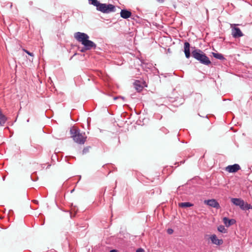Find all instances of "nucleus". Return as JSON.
Wrapping results in <instances>:
<instances>
[{
    "mask_svg": "<svg viewBox=\"0 0 252 252\" xmlns=\"http://www.w3.org/2000/svg\"><path fill=\"white\" fill-rule=\"evenodd\" d=\"M191 48L192 49L191 56L196 60L205 65H209L211 64L209 58L203 51L195 47H191Z\"/></svg>",
    "mask_w": 252,
    "mask_h": 252,
    "instance_id": "obj_1",
    "label": "nucleus"
},
{
    "mask_svg": "<svg viewBox=\"0 0 252 252\" xmlns=\"http://www.w3.org/2000/svg\"><path fill=\"white\" fill-rule=\"evenodd\" d=\"M89 3L96 7L97 11L104 13H109L116 11V7L112 4L101 3L97 0H88Z\"/></svg>",
    "mask_w": 252,
    "mask_h": 252,
    "instance_id": "obj_2",
    "label": "nucleus"
},
{
    "mask_svg": "<svg viewBox=\"0 0 252 252\" xmlns=\"http://www.w3.org/2000/svg\"><path fill=\"white\" fill-rule=\"evenodd\" d=\"M70 133L71 137L77 143L83 145L87 139V136L85 132H81L79 129L73 126L70 128Z\"/></svg>",
    "mask_w": 252,
    "mask_h": 252,
    "instance_id": "obj_3",
    "label": "nucleus"
},
{
    "mask_svg": "<svg viewBox=\"0 0 252 252\" xmlns=\"http://www.w3.org/2000/svg\"><path fill=\"white\" fill-rule=\"evenodd\" d=\"M75 38L83 45L88 39H89V35L85 33L77 32L74 34Z\"/></svg>",
    "mask_w": 252,
    "mask_h": 252,
    "instance_id": "obj_4",
    "label": "nucleus"
},
{
    "mask_svg": "<svg viewBox=\"0 0 252 252\" xmlns=\"http://www.w3.org/2000/svg\"><path fill=\"white\" fill-rule=\"evenodd\" d=\"M236 26H237V24H231L230 25L231 34L235 38L240 37L244 35L240 28L236 27Z\"/></svg>",
    "mask_w": 252,
    "mask_h": 252,
    "instance_id": "obj_5",
    "label": "nucleus"
},
{
    "mask_svg": "<svg viewBox=\"0 0 252 252\" xmlns=\"http://www.w3.org/2000/svg\"><path fill=\"white\" fill-rule=\"evenodd\" d=\"M204 203L208 205L209 206L215 208L216 209H219L220 207L218 202L216 199H214L205 200L204 201Z\"/></svg>",
    "mask_w": 252,
    "mask_h": 252,
    "instance_id": "obj_6",
    "label": "nucleus"
},
{
    "mask_svg": "<svg viewBox=\"0 0 252 252\" xmlns=\"http://www.w3.org/2000/svg\"><path fill=\"white\" fill-rule=\"evenodd\" d=\"M241 169L238 164H234L227 166L225 168V170L229 173H235Z\"/></svg>",
    "mask_w": 252,
    "mask_h": 252,
    "instance_id": "obj_7",
    "label": "nucleus"
},
{
    "mask_svg": "<svg viewBox=\"0 0 252 252\" xmlns=\"http://www.w3.org/2000/svg\"><path fill=\"white\" fill-rule=\"evenodd\" d=\"M190 49V44L188 42L186 41L184 44V52L185 57L187 59H189L191 57Z\"/></svg>",
    "mask_w": 252,
    "mask_h": 252,
    "instance_id": "obj_8",
    "label": "nucleus"
},
{
    "mask_svg": "<svg viewBox=\"0 0 252 252\" xmlns=\"http://www.w3.org/2000/svg\"><path fill=\"white\" fill-rule=\"evenodd\" d=\"M231 201L234 205L239 206L241 209L243 205H245L244 201L241 198H232Z\"/></svg>",
    "mask_w": 252,
    "mask_h": 252,
    "instance_id": "obj_9",
    "label": "nucleus"
},
{
    "mask_svg": "<svg viewBox=\"0 0 252 252\" xmlns=\"http://www.w3.org/2000/svg\"><path fill=\"white\" fill-rule=\"evenodd\" d=\"M84 46H85L86 49L91 50L92 49H95L96 45L92 41L88 39L85 43L84 44Z\"/></svg>",
    "mask_w": 252,
    "mask_h": 252,
    "instance_id": "obj_10",
    "label": "nucleus"
},
{
    "mask_svg": "<svg viewBox=\"0 0 252 252\" xmlns=\"http://www.w3.org/2000/svg\"><path fill=\"white\" fill-rule=\"evenodd\" d=\"M210 239L212 243L217 245H220L223 243V241L221 239H219L217 238V236L215 234L212 235L210 237Z\"/></svg>",
    "mask_w": 252,
    "mask_h": 252,
    "instance_id": "obj_11",
    "label": "nucleus"
},
{
    "mask_svg": "<svg viewBox=\"0 0 252 252\" xmlns=\"http://www.w3.org/2000/svg\"><path fill=\"white\" fill-rule=\"evenodd\" d=\"M121 17L124 19H127L131 15V12L126 9H122L120 12Z\"/></svg>",
    "mask_w": 252,
    "mask_h": 252,
    "instance_id": "obj_12",
    "label": "nucleus"
},
{
    "mask_svg": "<svg viewBox=\"0 0 252 252\" xmlns=\"http://www.w3.org/2000/svg\"><path fill=\"white\" fill-rule=\"evenodd\" d=\"M223 222L227 227H229L236 223V220L234 219H229L226 217L223 219Z\"/></svg>",
    "mask_w": 252,
    "mask_h": 252,
    "instance_id": "obj_13",
    "label": "nucleus"
},
{
    "mask_svg": "<svg viewBox=\"0 0 252 252\" xmlns=\"http://www.w3.org/2000/svg\"><path fill=\"white\" fill-rule=\"evenodd\" d=\"M133 85L137 92H140L143 89V86L141 85V82L139 80H136L133 83Z\"/></svg>",
    "mask_w": 252,
    "mask_h": 252,
    "instance_id": "obj_14",
    "label": "nucleus"
},
{
    "mask_svg": "<svg viewBox=\"0 0 252 252\" xmlns=\"http://www.w3.org/2000/svg\"><path fill=\"white\" fill-rule=\"evenodd\" d=\"M179 206L182 208H187L193 206V204L190 202H186L179 203Z\"/></svg>",
    "mask_w": 252,
    "mask_h": 252,
    "instance_id": "obj_15",
    "label": "nucleus"
},
{
    "mask_svg": "<svg viewBox=\"0 0 252 252\" xmlns=\"http://www.w3.org/2000/svg\"><path fill=\"white\" fill-rule=\"evenodd\" d=\"M212 55L216 59H219L220 60H223L224 59L223 56L221 54L213 52Z\"/></svg>",
    "mask_w": 252,
    "mask_h": 252,
    "instance_id": "obj_16",
    "label": "nucleus"
},
{
    "mask_svg": "<svg viewBox=\"0 0 252 252\" xmlns=\"http://www.w3.org/2000/svg\"><path fill=\"white\" fill-rule=\"evenodd\" d=\"M250 209H252V206L250 204L245 202V205H243L242 210H249Z\"/></svg>",
    "mask_w": 252,
    "mask_h": 252,
    "instance_id": "obj_17",
    "label": "nucleus"
},
{
    "mask_svg": "<svg viewBox=\"0 0 252 252\" xmlns=\"http://www.w3.org/2000/svg\"><path fill=\"white\" fill-rule=\"evenodd\" d=\"M218 230L221 233H225L227 232V229L222 225L219 226L218 227Z\"/></svg>",
    "mask_w": 252,
    "mask_h": 252,
    "instance_id": "obj_18",
    "label": "nucleus"
},
{
    "mask_svg": "<svg viewBox=\"0 0 252 252\" xmlns=\"http://www.w3.org/2000/svg\"><path fill=\"white\" fill-rule=\"evenodd\" d=\"M90 148V147H87L84 148L82 151V154L84 155V154H86V153L89 152Z\"/></svg>",
    "mask_w": 252,
    "mask_h": 252,
    "instance_id": "obj_19",
    "label": "nucleus"
},
{
    "mask_svg": "<svg viewBox=\"0 0 252 252\" xmlns=\"http://www.w3.org/2000/svg\"><path fill=\"white\" fill-rule=\"evenodd\" d=\"M23 50L27 54H28L29 55L32 56V57H33L34 55L32 53H31L30 52H29V51H28L27 50H26L25 49H23Z\"/></svg>",
    "mask_w": 252,
    "mask_h": 252,
    "instance_id": "obj_20",
    "label": "nucleus"
},
{
    "mask_svg": "<svg viewBox=\"0 0 252 252\" xmlns=\"http://www.w3.org/2000/svg\"><path fill=\"white\" fill-rule=\"evenodd\" d=\"M167 232L169 234H171L173 232V230L171 228H169L167 229Z\"/></svg>",
    "mask_w": 252,
    "mask_h": 252,
    "instance_id": "obj_21",
    "label": "nucleus"
},
{
    "mask_svg": "<svg viewBox=\"0 0 252 252\" xmlns=\"http://www.w3.org/2000/svg\"><path fill=\"white\" fill-rule=\"evenodd\" d=\"M87 50H89L88 49H86V48H85V46H84L83 48H82L81 50H80V51L82 53H84Z\"/></svg>",
    "mask_w": 252,
    "mask_h": 252,
    "instance_id": "obj_22",
    "label": "nucleus"
},
{
    "mask_svg": "<svg viewBox=\"0 0 252 252\" xmlns=\"http://www.w3.org/2000/svg\"><path fill=\"white\" fill-rule=\"evenodd\" d=\"M136 252H144V251L143 249L139 248L136 250Z\"/></svg>",
    "mask_w": 252,
    "mask_h": 252,
    "instance_id": "obj_23",
    "label": "nucleus"
},
{
    "mask_svg": "<svg viewBox=\"0 0 252 252\" xmlns=\"http://www.w3.org/2000/svg\"><path fill=\"white\" fill-rule=\"evenodd\" d=\"M110 252H118V251L116 250H112L110 251Z\"/></svg>",
    "mask_w": 252,
    "mask_h": 252,
    "instance_id": "obj_24",
    "label": "nucleus"
},
{
    "mask_svg": "<svg viewBox=\"0 0 252 252\" xmlns=\"http://www.w3.org/2000/svg\"><path fill=\"white\" fill-rule=\"evenodd\" d=\"M34 201L35 202V203H36V202H37L36 200H34Z\"/></svg>",
    "mask_w": 252,
    "mask_h": 252,
    "instance_id": "obj_25",
    "label": "nucleus"
},
{
    "mask_svg": "<svg viewBox=\"0 0 252 252\" xmlns=\"http://www.w3.org/2000/svg\"><path fill=\"white\" fill-rule=\"evenodd\" d=\"M34 201L35 202V203H36V202H37L36 200H34Z\"/></svg>",
    "mask_w": 252,
    "mask_h": 252,
    "instance_id": "obj_26",
    "label": "nucleus"
}]
</instances>
